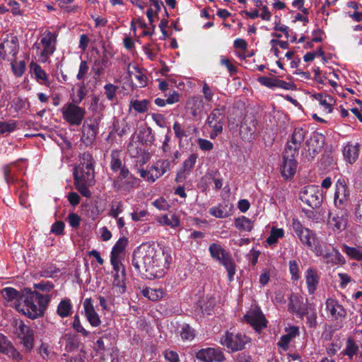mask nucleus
<instances>
[{
	"label": "nucleus",
	"mask_w": 362,
	"mask_h": 362,
	"mask_svg": "<svg viewBox=\"0 0 362 362\" xmlns=\"http://www.w3.org/2000/svg\"><path fill=\"white\" fill-rule=\"evenodd\" d=\"M168 258L163 251L142 244L134 251L132 264L142 278L152 280L164 276L170 264Z\"/></svg>",
	"instance_id": "1"
},
{
	"label": "nucleus",
	"mask_w": 362,
	"mask_h": 362,
	"mask_svg": "<svg viewBox=\"0 0 362 362\" xmlns=\"http://www.w3.org/2000/svg\"><path fill=\"white\" fill-rule=\"evenodd\" d=\"M50 301L49 295L40 294L30 288H25L21 293L19 303L16 308L30 319H36L42 316Z\"/></svg>",
	"instance_id": "2"
},
{
	"label": "nucleus",
	"mask_w": 362,
	"mask_h": 362,
	"mask_svg": "<svg viewBox=\"0 0 362 362\" xmlns=\"http://www.w3.org/2000/svg\"><path fill=\"white\" fill-rule=\"evenodd\" d=\"M209 250L212 258L225 267L228 272V280L233 281L236 272V267L231 255L217 243L211 244Z\"/></svg>",
	"instance_id": "3"
},
{
	"label": "nucleus",
	"mask_w": 362,
	"mask_h": 362,
	"mask_svg": "<svg viewBox=\"0 0 362 362\" xmlns=\"http://www.w3.org/2000/svg\"><path fill=\"white\" fill-rule=\"evenodd\" d=\"M226 107L224 105H218L208 115L206 124L211 129L209 137L214 139L223 132L226 118Z\"/></svg>",
	"instance_id": "4"
},
{
	"label": "nucleus",
	"mask_w": 362,
	"mask_h": 362,
	"mask_svg": "<svg viewBox=\"0 0 362 362\" xmlns=\"http://www.w3.org/2000/svg\"><path fill=\"white\" fill-rule=\"evenodd\" d=\"M78 103H68L62 108L63 119L70 125L79 126L86 115L84 107L78 105Z\"/></svg>",
	"instance_id": "5"
},
{
	"label": "nucleus",
	"mask_w": 362,
	"mask_h": 362,
	"mask_svg": "<svg viewBox=\"0 0 362 362\" xmlns=\"http://www.w3.org/2000/svg\"><path fill=\"white\" fill-rule=\"evenodd\" d=\"M299 198L312 209L320 207L323 199L321 190L315 185L304 187L299 193Z\"/></svg>",
	"instance_id": "6"
},
{
	"label": "nucleus",
	"mask_w": 362,
	"mask_h": 362,
	"mask_svg": "<svg viewBox=\"0 0 362 362\" xmlns=\"http://www.w3.org/2000/svg\"><path fill=\"white\" fill-rule=\"evenodd\" d=\"M347 223L348 214L346 209L338 206L329 212L327 224L334 232L339 233L345 230Z\"/></svg>",
	"instance_id": "7"
},
{
	"label": "nucleus",
	"mask_w": 362,
	"mask_h": 362,
	"mask_svg": "<svg viewBox=\"0 0 362 362\" xmlns=\"http://www.w3.org/2000/svg\"><path fill=\"white\" fill-rule=\"evenodd\" d=\"M249 342L248 337L242 333H233L227 332L221 338L222 345L231 349L233 351L242 350L245 348L247 343Z\"/></svg>",
	"instance_id": "8"
},
{
	"label": "nucleus",
	"mask_w": 362,
	"mask_h": 362,
	"mask_svg": "<svg viewBox=\"0 0 362 362\" xmlns=\"http://www.w3.org/2000/svg\"><path fill=\"white\" fill-rule=\"evenodd\" d=\"M306 133L307 131L303 128H296L294 129L285 148V150H287V153H290V156L292 153H298V150L305 141Z\"/></svg>",
	"instance_id": "9"
},
{
	"label": "nucleus",
	"mask_w": 362,
	"mask_h": 362,
	"mask_svg": "<svg viewBox=\"0 0 362 362\" xmlns=\"http://www.w3.org/2000/svg\"><path fill=\"white\" fill-rule=\"evenodd\" d=\"M293 229L301 243L309 247L313 246V240L315 238L314 233L304 227L298 219H293Z\"/></svg>",
	"instance_id": "10"
},
{
	"label": "nucleus",
	"mask_w": 362,
	"mask_h": 362,
	"mask_svg": "<svg viewBox=\"0 0 362 362\" xmlns=\"http://www.w3.org/2000/svg\"><path fill=\"white\" fill-rule=\"evenodd\" d=\"M57 34L48 32L47 35L41 39L42 50L40 53V60L45 62L49 57L54 52L56 49L55 42Z\"/></svg>",
	"instance_id": "11"
},
{
	"label": "nucleus",
	"mask_w": 362,
	"mask_h": 362,
	"mask_svg": "<svg viewBox=\"0 0 362 362\" xmlns=\"http://www.w3.org/2000/svg\"><path fill=\"white\" fill-rule=\"evenodd\" d=\"M196 358L202 362H222L225 360L223 353L215 348L200 349L196 354Z\"/></svg>",
	"instance_id": "12"
},
{
	"label": "nucleus",
	"mask_w": 362,
	"mask_h": 362,
	"mask_svg": "<svg viewBox=\"0 0 362 362\" xmlns=\"http://www.w3.org/2000/svg\"><path fill=\"white\" fill-rule=\"evenodd\" d=\"M98 124L94 121L90 123L85 122L81 128V141L86 146H91L95 141L98 134Z\"/></svg>",
	"instance_id": "13"
},
{
	"label": "nucleus",
	"mask_w": 362,
	"mask_h": 362,
	"mask_svg": "<svg viewBox=\"0 0 362 362\" xmlns=\"http://www.w3.org/2000/svg\"><path fill=\"white\" fill-rule=\"evenodd\" d=\"M349 198V190L344 179H339L335 185L334 197L336 207L344 206Z\"/></svg>",
	"instance_id": "14"
},
{
	"label": "nucleus",
	"mask_w": 362,
	"mask_h": 362,
	"mask_svg": "<svg viewBox=\"0 0 362 362\" xmlns=\"http://www.w3.org/2000/svg\"><path fill=\"white\" fill-rule=\"evenodd\" d=\"M257 120L254 115H247L240 126V135L245 140L250 141L255 136Z\"/></svg>",
	"instance_id": "15"
},
{
	"label": "nucleus",
	"mask_w": 362,
	"mask_h": 362,
	"mask_svg": "<svg viewBox=\"0 0 362 362\" xmlns=\"http://www.w3.org/2000/svg\"><path fill=\"white\" fill-rule=\"evenodd\" d=\"M297 155L298 153H292L291 156H290V153H287V150L284 151L283 156L284 162L281 166V174L283 177L286 179L293 177L296 173L297 162L295 157Z\"/></svg>",
	"instance_id": "16"
},
{
	"label": "nucleus",
	"mask_w": 362,
	"mask_h": 362,
	"mask_svg": "<svg viewBox=\"0 0 362 362\" xmlns=\"http://www.w3.org/2000/svg\"><path fill=\"white\" fill-rule=\"evenodd\" d=\"M204 107V102L201 97H190L186 102L185 108L192 115L194 120H197L198 117L202 115Z\"/></svg>",
	"instance_id": "17"
},
{
	"label": "nucleus",
	"mask_w": 362,
	"mask_h": 362,
	"mask_svg": "<svg viewBox=\"0 0 362 362\" xmlns=\"http://www.w3.org/2000/svg\"><path fill=\"white\" fill-rule=\"evenodd\" d=\"M74 182L88 183L93 185L95 183L94 169H86L83 167H76L74 171Z\"/></svg>",
	"instance_id": "18"
},
{
	"label": "nucleus",
	"mask_w": 362,
	"mask_h": 362,
	"mask_svg": "<svg viewBox=\"0 0 362 362\" xmlns=\"http://www.w3.org/2000/svg\"><path fill=\"white\" fill-rule=\"evenodd\" d=\"M85 315L87 320L93 327H98L101 324V320L98 314L96 313L91 298H86L83 303Z\"/></svg>",
	"instance_id": "19"
},
{
	"label": "nucleus",
	"mask_w": 362,
	"mask_h": 362,
	"mask_svg": "<svg viewBox=\"0 0 362 362\" xmlns=\"http://www.w3.org/2000/svg\"><path fill=\"white\" fill-rule=\"evenodd\" d=\"M0 354H5L16 361L21 359V354L14 348L11 342L2 334H0Z\"/></svg>",
	"instance_id": "20"
},
{
	"label": "nucleus",
	"mask_w": 362,
	"mask_h": 362,
	"mask_svg": "<svg viewBox=\"0 0 362 362\" xmlns=\"http://www.w3.org/2000/svg\"><path fill=\"white\" fill-rule=\"evenodd\" d=\"M18 49L19 46L16 38H13L11 40H5L0 44V57L5 59L7 55H11L12 59H16Z\"/></svg>",
	"instance_id": "21"
},
{
	"label": "nucleus",
	"mask_w": 362,
	"mask_h": 362,
	"mask_svg": "<svg viewBox=\"0 0 362 362\" xmlns=\"http://www.w3.org/2000/svg\"><path fill=\"white\" fill-rule=\"evenodd\" d=\"M306 145L308 147V151H312V153L310 152V155L313 157L323 148V135L317 132H313L310 139L306 141Z\"/></svg>",
	"instance_id": "22"
},
{
	"label": "nucleus",
	"mask_w": 362,
	"mask_h": 362,
	"mask_svg": "<svg viewBox=\"0 0 362 362\" xmlns=\"http://www.w3.org/2000/svg\"><path fill=\"white\" fill-rule=\"evenodd\" d=\"M245 319L257 332L267 327V320L261 313H249L245 315Z\"/></svg>",
	"instance_id": "23"
},
{
	"label": "nucleus",
	"mask_w": 362,
	"mask_h": 362,
	"mask_svg": "<svg viewBox=\"0 0 362 362\" xmlns=\"http://www.w3.org/2000/svg\"><path fill=\"white\" fill-rule=\"evenodd\" d=\"M320 255L322 257L326 264H330L332 265H343L346 263V260L344 256L335 247H332L331 252H321Z\"/></svg>",
	"instance_id": "24"
},
{
	"label": "nucleus",
	"mask_w": 362,
	"mask_h": 362,
	"mask_svg": "<svg viewBox=\"0 0 362 362\" xmlns=\"http://www.w3.org/2000/svg\"><path fill=\"white\" fill-rule=\"evenodd\" d=\"M233 205L228 202H223L217 206H214L209 209L211 215L216 218H224L232 214Z\"/></svg>",
	"instance_id": "25"
},
{
	"label": "nucleus",
	"mask_w": 362,
	"mask_h": 362,
	"mask_svg": "<svg viewBox=\"0 0 362 362\" xmlns=\"http://www.w3.org/2000/svg\"><path fill=\"white\" fill-rule=\"evenodd\" d=\"M326 308L330 313L331 315L335 319L345 317L346 311L344 307L340 305L337 300L333 298H329L326 301Z\"/></svg>",
	"instance_id": "26"
},
{
	"label": "nucleus",
	"mask_w": 362,
	"mask_h": 362,
	"mask_svg": "<svg viewBox=\"0 0 362 362\" xmlns=\"http://www.w3.org/2000/svg\"><path fill=\"white\" fill-rule=\"evenodd\" d=\"M288 306L290 312L296 313L300 317L309 314L308 307L303 305V303L297 296H291L290 298Z\"/></svg>",
	"instance_id": "27"
},
{
	"label": "nucleus",
	"mask_w": 362,
	"mask_h": 362,
	"mask_svg": "<svg viewBox=\"0 0 362 362\" xmlns=\"http://www.w3.org/2000/svg\"><path fill=\"white\" fill-rule=\"evenodd\" d=\"M360 145L358 144H347L343 150V156L349 164L354 163L358 158Z\"/></svg>",
	"instance_id": "28"
},
{
	"label": "nucleus",
	"mask_w": 362,
	"mask_h": 362,
	"mask_svg": "<svg viewBox=\"0 0 362 362\" xmlns=\"http://www.w3.org/2000/svg\"><path fill=\"white\" fill-rule=\"evenodd\" d=\"M110 262L116 272L114 275L115 281H117V284H119L120 282H124L125 281L126 272L124 265L121 263V258L110 257Z\"/></svg>",
	"instance_id": "29"
},
{
	"label": "nucleus",
	"mask_w": 362,
	"mask_h": 362,
	"mask_svg": "<svg viewBox=\"0 0 362 362\" xmlns=\"http://www.w3.org/2000/svg\"><path fill=\"white\" fill-rule=\"evenodd\" d=\"M306 284L310 294L314 293L319 283V276L313 268H309L306 272Z\"/></svg>",
	"instance_id": "30"
},
{
	"label": "nucleus",
	"mask_w": 362,
	"mask_h": 362,
	"mask_svg": "<svg viewBox=\"0 0 362 362\" xmlns=\"http://www.w3.org/2000/svg\"><path fill=\"white\" fill-rule=\"evenodd\" d=\"M299 334V329L298 327L293 326L288 329L287 333L282 335L280 338V341L278 342V345L286 350L288 348V344L291 339L296 337Z\"/></svg>",
	"instance_id": "31"
},
{
	"label": "nucleus",
	"mask_w": 362,
	"mask_h": 362,
	"mask_svg": "<svg viewBox=\"0 0 362 362\" xmlns=\"http://www.w3.org/2000/svg\"><path fill=\"white\" fill-rule=\"evenodd\" d=\"M136 184V180L133 176L124 179L122 182H119V180H114V187L116 191H129L135 187Z\"/></svg>",
	"instance_id": "32"
},
{
	"label": "nucleus",
	"mask_w": 362,
	"mask_h": 362,
	"mask_svg": "<svg viewBox=\"0 0 362 362\" xmlns=\"http://www.w3.org/2000/svg\"><path fill=\"white\" fill-rule=\"evenodd\" d=\"M124 165L122 154L119 150H113L110 154V168L114 172L119 171Z\"/></svg>",
	"instance_id": "33"
},
{
	"label": "nucleus",
	"mask_w": 362,
	"mask_h": 362,
	"mask_svg": "<svg viewBox=\"0 0 362 362\" xmlns=\"http://www.w3.org/2000/svg\"><path fill=\"white\" fill-rule=\"evenodd\" d=\"M170 163L168 160H159L151 168L153 170L156 177H160L170 170Z\"/></svg>",
	"instance_id": "34"
},
{
	"label": "nucleus",
	"mask_w": 362,
	"mask_h": 362,
	"mask_svg": "<svg viewBox=\"0 0 362 362\" xmlns=\"http://www.w3.org/2000/svg\"><path fill=\"white\" fill-rule=\"evenodd\" d=\"M127 243L128 240L126 238L123 237L119 238L112 247L110 257L121 258Z\"/></svg>",
	"instance_id": "35"
},
{
	"label": "nucleus",
	"mask_w": 362,
	"mask_h": 362,
	"mask_svg": "<svg viewBox=\"0 0 362 362\" xmlns=\"http://www.w3.org/2000/svg\"><path fill=\"white\" fill-rule=\"evenodd\" d=\"M315 98L320 102V104L322 105L325 110H327L328 112H332V105L335 101L331 95L317 93L315 95Z\"/></svg>",
	"instance_id": "36"
},
{
	"label": "nucleus",
	"mask_w": 362,
	"mask_h": 362,
	"mask_svg": "<svg viewBox=\"0 0 362 362\" xmlns=\"http://www.w3.org/2000/svg\"><path fill=\"white\" fill-rule=\"evenodd\" d=\"M343 252L346 254L351 259L361 261L362 260V247H349L346 245H343Z\"/></svg>",
	"instance_id": "37"
},
{
	"label": "nucleus",
	"mask_w": 362,
	"mask_h": 362,
	"mask_svg": "<svg viewBox=\"0 0 362 362\" xmlns=\"http://www.w3.org/2000/svg\"><path fill=\"white\" fill-rule=\"evenodd\" d=\"M108 64V58L105 54L103 55L101 59H96L94 62V65L93 66V71L95 76H100L104 71V70L107 67Z\"/></svg>",
	"instance_id": "38"
},
{
	"label": "nucleus",
	"mask_w": 362,
	"mask_h": 362,
	"mask_svg": "<svg viewBox=\"0 0 362 362\" xmlns=\"http://www.w3.org/2000/svg\"><path fill=\"white\" fill-rule=\"evenodd\" d=\"M158 222L162 225L168 226L171 228H176L180 225L179 217L173 214L169 217L168 215H163L158 217Z\"/></svg>",
	"instance_id": "39"
},
{
	"label": "nucleus",
	"mask_w": 362,
	"mask_h": 362,
	"mask_svg": "<svg viewBox=\"0 0 362 362\" xmlns=\"http://www.w3.org/2000/svg\"><path fill=\"white\" fill-rule=\"evenodd\" d=\"M149 100H132L129 104V108L134 109L138 113H144L148 111Z\"/></svg>",
	"instance_id": "40"
},
{
	"label": "nucleus",
	"mask_w": 362,
	"mask_h": 362,
	"mask_svg": "<svg viewBox=\"0 0 362 362\" xmlns=\"http://www.w3.org/2000/svg\"><path fill=\"white\" fill-rule=\"evenodd\" d=\"M235 226L239 230L251 231L253 228V223L250 219L243 216L235 218Z\"/></svg>",
	"instance_id": "41"
},
{
	"label": "nucleus",
	"mask_w": 362,
	"mask_h": 362,
	"mask_svg": "<svg viewBox=\"0 0 362 362\" xmlns=\"http://www.w3.org/2000/svg\"><path fill=\"white\" fill-rule=\"evenodd\" d=\"M13 74L16 77H21L25 70V62L23 60L17 62L16 59H8Z\"/></svg>",
	"instance_id": "42"
},
{
	"label": "nucleus",
	"mask_w": 362,
	"mask_h": 362,
	"mask_svg": "<svg viewBox=\"0 0 362 362\" xmlns=\"http://www.w3.org/2000/svg\"><path fill=\"white\" fill-rule=\"evenodd\" d=\"M142 294L152 301H157L163 298V292L160 289L146 288L142 291Z\"/></svg>",
	"instance_id": "43"
},
{
	"label": "nucleus",
	"mask_w": 362,
	"mask_h": 362,
	"mask_svg": "<svg viewBox=\"0 0 362 362\" xmlns=\"http://www.w3.org/2000/svg\"><path fill=\"white\" fill-rule=\"evenodd\" d=\"M1 294L5 300L12 301L16 300L19 303L21 294L13 288L8 287L2 289Z\"/></svg>",
	"instance_id": "44"
},
{
	"label": "nucleus",
	"mask_w": 362,
	"mask_h": 362,
	"mask_svg": "<svg viewBox=\"0 0 362 362\" xmlns=\"http://www.w3.org/2000/svg\"><path fill=\"white\" fill-rule=\"evenodd\" d=\"M71 309L69 300H63L59 303L57 312L61 317H66L70 315Z\"/></svg>",
	"instance_id": "45"
},
{
	"label": "nucleus",
	"mask_w": 362,
	"mask_h": 362,
	"mask_svg": "<svg viewBox=\"0 0 362 362\" xmlns=\"http://www.w3.org/2000/svg\"><path fill=\"white\" fill-rule=\"evenodd\" d=\"M358 351V346L356 344L354 339L349 338L346 341V349L344 350V355L349 356L352 359Z\"/></svg>",
	"instance_id": "46"
},
{
	"label": "nucleus",
	"mask_w": 362,
	"mask_h": 362,
	"mask_svg": "<svg viewBox=\"0 0 362 362\" xmlns=\"http://www.w3.org/2000/svg\"><path fill=\"white\" fill-rule=\"evenodd\" d=\"M284 231L282 228H276L273 227L271 230L269 236L267 238V243L272 245L277 243L278 239L284 236Z\"/></svg>",
	"instance_id": "47"
},
{
	"label": "nucleus",
	"mask_w": 362,
	"mask_h": 362,
	"mask_svg": "<svg viewBox=\"0 0 362 362\" xmlns=\"http://www.w3.org/2000/svg\"><path fill=\"white\" fill-rule=\"evenodd\" d=\"M80 163L77 167H83L86 169L93 168V159L92 155L89 153L85 152L80 156Z\"/></svg>",
	"instance_id": "48"
},
{
	"label": "nucleus",
	"mask_w": 362,
	"mask_h": 362,
	"mask_svg": "<svg viewBox=\"0 0 362 362\" xmlns=\"http://www.w3.org/2000/svg\"><path fill=\"white\" fill-rule=\"evenodd\" d=\"M17 128V122L11 120L9 122H0V134H8L15 131Z\"/></svg>",
	"instance_id": "49"
},
{
	"label": "nucleus",
	"mask_w": 362,
	"mask_h": 362,
	"mask_svg": "<svg viewBox=\"0 0 362 362\" xmlns=\"http://www.w3.org/2000/svg\"><path fill=\"white\" fill-rule=\"evenodd\" d=\"M77 86H78L77 93H76V96L72 98V101L74 103L80 104L82 102V100H83V98H85V96L86 95L87 90H86V86L83 82L78 83L77 84Z\"/></svg>",
	"instance_id": "50"
},
{
	"label": "nucleus",
	"mask_w": 362,
	"mask_h": 362,
	"mask_svg": "<svg viewBox=\"0 0 362 362\" xmlns=\"http://www.w3.org/2000/svg\"><path fill=\"white\" fill-rule=\"evenodd\" d=\"M180 336L184 340L191 341L195 337L194 329H192L188 324H185L182 327Z\"/></svg>",
	"instance_id": "51"
},
{
	"label": "nucleus",
	"mask_w": 362,
	"mask_h": 362,
	"mask_svg": "<svg viewBox=\"0 0 362 362\" xmlns=\"http://www.w3.org/2000/svg\"><path fill=\"white\" fill-rule=\"evenodd\" d=\"M72 327L76 332L80 333L83 337H87L90 334V332L84 329L81 325L80 318L78 315H76L74 317Z\"/></svg>",
	"instance_id": "52"
},
{
	"label": "nucleus",
	"mask_w": 362,
	"mask_h": 362,
	"mask_svg": "<svg viewBox=\"0 0 362 362\" xmlns=\"http://www.w3.org/2000/svg\"><path fill=\"white\" fill-rule=\"evenodd\" d=\"M16 332L21 338L27 337L29 335H33V330L29 326L25 325L23 321H20Z\"/></svg>",
	"instance_id": "53"
},
{
	"label": "nucleus",
	"mask_w": 362,
	"mask_h": 362,
	"mask_svg": "<svg viewBox=\"0 0 362 362\" xmlns=\"http://www.w3.org/2000/svg\"><path fill=\"white\" fill-rule=\"evenodd\" d=\"M104 89L106 98L109 100H112L116 96V93L118 90V86L112 83H107L104 86Z\"/></svg>",
	"instance_id": "54"
},
{
	"label": "nucleus",
	"mask_w": 362,
	"mask_h": 362,
	"mask_svg": "<svg viewBox=\"0 0 362 362\" xmlns=\"http://www.w3.org/2000/svg\"><path fill=\"white\" fill-rule=\"evenodd\" d=\"M4 177L8 184L16 183L19 187H24V182L23 181H18L16 180L13 175H11V170L9 166L4 167Z\"/></svg>",
	"instance_id": "55"
},
{
	"label": "nucleus",
	"mask_w": 362,
	"mask_h": 362,
	"mask_svg": "<svg viewBox=\"0 0 362 362\" xmlns=\"http://www.w3.org/2000/svg\"><path fill=\"white\" fill-rule=\"evenodd\" d=\"M289 270L293 280L297 281L300 279L299 266L296 260L289 262Z\"/></svg>",
	"instance_id": "56"
},
{
	"label": "nucleus",
	"mask_w": 362,
	"mask_h": 362,
	"mask_svg": "<svg viewBox=\"0 0 362 362\" xmlns=\"http://www.w3.org/2000/svg\"><path fill=\"white\" fill-rule=\"evenodd\" d=\"M197 156L196 154H191L187 159L183 163V170L189 172L193 168L197 161Z\"/></svg>",
	"instance_id": "57"
},
{
	"label": "nucleus",
	"mask_w": 362,
	"mask_h": 362,
	"mask_svg": "<svg viewBox=\"0 0 362 362\" xmlns=\"http://www.w3.org/2000/svg\"><path fill=\"white\" fill-rule=\"evenodd\" d=\"M76 189L85 197H90L91 192L88 189L90 186L88 183L74 182Z\"/></svg>",
	"instance_id": "58"
},
{
	"label": "nucleus",
	"mask_w": 362,
	"mask_h": 362,
	"mask_svg": "<svg viewBox=\"0 0 362 362\" xmlns=\"http://www.w3.org/2000/svg\"><path fill=\"white\" fill-rule=\"evenodd\" d=\"M140 133L144 134L143 139L146 144H152L154 141L155 138L151 127L144 129L143 131H141Z\"/></svg>",
	"instance_id": "59"
},
{
	"label": "nucleus",
	"mask_w": 362,
	"mask_h": 362,
	"mask_svg": "<svg viewBox=\"0 0 362 362\" xmlns=\"http://www.w3.org/2000/svg\"><path fill=\"white\" fill-rule=\"evenodd\" d=\"M122 203L121 202L113 204L109 212V215L115 218H117L119 214L122 211Z\"/></svg>",
	"instance_id": "60"
},
{
	"label": "nucleus",
	"mask_w": 362,
	"mask_h": 362,
	"mask_svg": "<svg viewBox=\"0 0 362 362\" xmlns=\"http://www.w3.org/2000/svg\"><path fill=\"white\" fill-rule=\"evenodd\" d=\"M67 220H68L70 226L73 228L78 227L80 225V223H81L80 216L75 213H71V214H69V216L67 217Z\"/></svg>",
	"instance_id": "61"
},
{
	"label": "nucleus",
	"mask_w": 362,
	"mask_h": 362,
	"mask_svg": "<svg viewBox=\"0 0 362 362\" xmlns=\"http://www.w3.org/2000/svg\"><path fill=\"white\" fill-rule=\"evenodd\" d=\"M34 288L42 291H49L54 288V285L49 281H42L35 284Z\"/></svg>",
	"instance_id": "62"
},
{
	"label": "nucleus",
	"mask_w": 362,
	"mask_h": 362,
	"mask_svg": "<svg viewBox=\"0 0 362 362\" xmlns=\"http://www.w3.org/2000/svg\"><path fill=\"white\" fill-rule=\"evenodd\" d=\"M173 128L175 132V136L177 139L181 140L182 138L187 136L185 130L182 128L181 124L177 122L174 123Z\"/></svg>",
	"instance_id": "63"
},
{
	"label": "nucleus",
	"mask_w": 362,
	"mask_h": 362,
	"mask_svg": "<svg viewBox=\"0 0 362 362\" xmlns=\"http://www.w3.org/2000/svg\"><path fill=\"white\" fill-rule=\"evenodd\" d=\"M136 78L138 81L137 86L142 88L147 86L148 78L141 71L138 70L136 74Z\"/></svg>",
	"instance_id": "64"
}]
</instances>
